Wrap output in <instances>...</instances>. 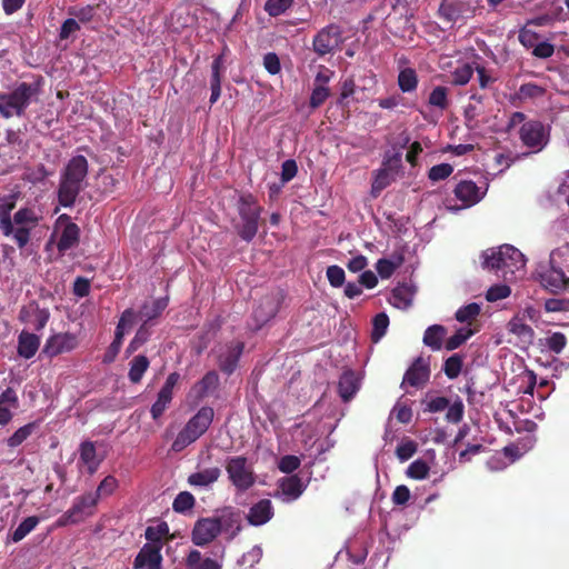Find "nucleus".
<instances>
[{"instance_id":"obj_1","label":"nucleus","mask_w":569,"mask_h":569,"mask_svg":"<svg viewBox=\"0 0 569 569\" xmlns=\"http://www.w3.org/2000/svg\"><path fill=\"white\" fill-rule=\"evenodd\" d=\"M481 264L485 269L496 270L511 281L525 274L527 259L525 254L511 244L490 248L481 253Z\"/></svg>"},{"instance_id":"obj_2","label":"nucleus","mask_w":569,"mask_h":569,"mask_svg":"<svg viewBox=\"0 0 569 569\" xmlns=\"http://www.w3.org/2000/svg\"><path fill=\"white\" fill-rule=\"evenodd\" d=\"M88 172V162L83 156L73 157L62 176L59 187V202L63 207H71L81 190V183Z\"/></svg>"},{"instance_id":"obj_3","label":"nucleus","mask_w":569,"mask_h":569,"mask_svg":"<svg viewBox=\"0 0 569 569\" xmlns=\"http://www.w3.org/2000/svg\"><path fill=\"white\" fill-rule=\"evenodd\" d=\"M213 417L214 412L211 407L200 408L178 432L171 445V450L180 452L191 443L196 442L209 429Z\"/></svg>"},{"instance_id":"obj_4","label":"nucleus","mask_w":569,"mask_h":569,"mask_svg":"<svg viewBox=\"0 0 569 569\" xmlns=\"http://www.w3.org/2000/svg\"><path fill=\"white\" fill-rule=\"evenodd\" d=\"M37 86L26 82L18 84L10 92H0V114L6 119L13 116L20 117L37 100Z\"/></svg>"},{"instance_id":"obj_5","label":"nucleus","mask_w":569,"mask_h":569,"mask_svg":"<svg viewBox=\"0 0 569 569\" xmlns=\"http://www.w3.org/2000/svg\"><path fill=\"white\" fill-rule=\"evenodd\" d=\"M488 188L489 184L487 181H482L478 184L472 180H461L453 190L455 197L460 201V204H447V209L451 212H458L476 206L485 198Z\"/></svg>"},{"instance_id":"obj_6","label":"nucleus","mask_w":569,"mask_h":569,"mask_svg":"<svg viewBox=\"0 0 569 569\" xmlns=\"http://www.w3.org/2000/svg\"><path fill=\"white\" fill-rule=\"evenodd\" d=\"M226 471L232 486L239 492H244L256 483L252 465L241 456L230 457L226 462Z\"/></svg>"},{"instance_id":"obj_7","label":"nucleus","mask_w":569,"mask_h":569,"mask_svg":"<svg viewBox=\"0 0 569 569\" xmlns=\"http://www.w3.org/2000/svg\"><path fill=\"white\" fill-rule=\"evenodd\" d=\"M41 217L31 208H21L12 217V232L9 233L17 246L22 249L30 240V232L36 228Z\"/></svg>"},{"instance_id":"obj_8","label":"nucleus","mask_w":569,"mask_h":569,"mask_svg":"<svg viewBox=\"0 0 569 569\" xmlns=\"http://www.w3.org/2000/svg\"><path fill=\"white\" fill-rule=\"evenodd\" d=\"M79 236V227L71 221L68 214H61L54 222L49 243L56 242L59 252L64 253L77 246Z\"/></svg>"},{"instance_id":"obj_9","label":"nucleus","mask_w":569,"mask_h":569,"mask_svg":"<svg viewBox=\"0 0 569 569\" xmlns=\"http://www.w3.org/2000/svg\"><path fill=\"white\" fill-rule=\"evenodd\" d=\"M98 501V495L93 492L77 497L72 507L56 521V527H66L83 521L93 513Z\"/></svg>"},{"instance_id":"obj_10","label":"nucleus","mask_w":569,"mask_h":569,"mask_svg":"<svg viewBox=\"0 0 569 569\" xmlns=\"http://www.w3.org/2000/svg\"><path fill=\"white\" fill-rule=\"evenodd\" d=\"M535 278L545 289L551 292H558L569 286V278L566 277L563 269L550 266L549 262L548 264H538L535 271Z\"/></svg>"},{"instance_id":"obj_11","label":"nucleus","mask_w":569,"mask_h":569,"mask_svg":"<svg viewBox=\"0 0 569 569\" xmlns=\"http://www.w3.org/2000/svg\"><path fill=\"white\" fill-rule=\"evenodd\" d=\"M520 139L522 143L538 152L548 143V129L540 121L525 122L520 128Z\"/></svg>"},{"instance_id":"obj_12","label":"nucleus","mask_w":569,"mask_h":569,"mask_svg":"<svg viewBox=\"0 0 569 569\" xmlns=\"http://www.w3.org/2000/svg\"><path fill=\"white\" fill-rule=\"evenodd\" d=\"M78 337L74 333L61 332L50 336L43 347V352L49 357L70 352L78 347Z\"/></svg>"},{"instance_id":"obj_13","label":"nucleus","mask_w":569,"mask_h":569,"mask_svg":"<svg viewBox=\"0 0 569 569\" xmlns=\"http://www.w3.org/2000/svg\"><path fill=\"white\" fill-rule=\"evenodd\" d=\"M179 379L180 376L178 372H172L167 377L164 385L158 392L157 400L150 409V413L154 420L159 419L170 405L173 397V388L178 383Z\"/></svg>"},{"instance_id":"obj_14","label":"nucleus","mask_w":569,"mask_h":569,"mask_svg":"<svg viewBox=\"0 0 569 569\" xmlns=\"http://www.w3.org/2000/svg\"><path fill=\"white\" fill-rule=\"evenodd\" d=\"M162 543H146L138 552L133 568L134 569H161L162 568V556H161Z\"/></svg>"},{"instance_id":"obj_15","label":"nucleus","mask_w":569,"mask_h":569,"mask_svg":"<svg viewBox=\"0 0 569 569\" xmlns=\"http://www.w3.org/2000/svg\"><path fill=\"white\" fill-rule=\"evenodd\" d=\"M472 14L469 3L460 0H443L439 7V16L449 23L468 19Z\"/></svg>"},{"instance_id":"obj_16","label":"nucleus","mask_w":569,"mask_h":569,"mask_svg":"<svg viewBox=\"0 0 569 569\" xmlns=\"http://www.w3.org/2000/svg\"><path fill=\"white\" fill-rule=\"evenodd\" d=\"M220 533L216 517L199 519L192 530V542L196 546H206Z\"/></svg>"},{"instance_id":"obj_17","label":"nucleus","mask_w":569,"mask_h":569,"mask_svg":"<svg viewBox=\"0 0 569 569\" xmlns=\"http://www.w3.org/2000/svg\"><path fill=\"white\" fill-rule=\"evenodd\" d=\"M341 34L339 28L329 26L322 29L313 40L315 51L319 54H327L337 48L340 43Z\"/></svg>"},{"instance_id":"obj_18","label":"nucleus","mask_w":569,"mask_h":569,"mask_svg":"<svg viewBox=\"0 0 569 569\" xmlns=\"http://www.w3.org/2000/svg\"><path fill=\"white\" fill-rule=\"evenodd\" d=\"M306 485L298 476H290L279 480V489L276 497L283 502L297 500L305 491Z\"/></svg>"},{"instance_id":"obj_19","label":"nucleus","mask_w":569,"mask_h":569,"mask_svg":"<svg viewBox=\"0 0 569 569\" xmlns=\"http://www.w3.org/2000/svg\"><path fill=\"white\" fill-rule=\"evenodd\" d=\"M220 532L228 533L229 538H234L241 530V515L232 507L223 508L218 516H216Z\"/></svg>"},{"instance_id":"obj_20","label":"nucleus","mask_w":569,"mask_h":569,"mask_svg":"<svg viewBox=\"0 0 569 569\" xmlns=\"http://www.w3.org/2000/svg\"><path fill=\"white\" fill-rule=\"evenodd\" d=\"M273 517V506L269 499H261L248 511L247 520L251 526L266 525Z\"/></svg>"},{"instance_id":"obj_21","label":"nucleus","mask_w":569,"mask_h":569,"mask_svg":"<svg viewBox=\"0 0 569 569\" xmlns=\"http://www.w3.org/2000/svg\"><path fill=\"white\" fill-rule=\"evenodd\" d=\"M279 301L273 296L266 297L253 311L254 330L260 329L266 322L273 318L278 311Z\"/></svg>"},{"instance_id":"obj_22","label":"nucleus","mask_w":569,"mask_h":569,"mask_svg":"<svg viewBox=\"0 0 569 569\" xmlns=\"http://www.w3.org/2000/svg\"><path fill=\"white\" fill-rule=\"evenodd\" d=\"M361 378L352 370H346L341 375L338 390L343 401L352 399L360 389Z\"/></svg>"},{"instance_id":"obj_23","label":"nucleus","mask_w":569,"mask_h":569,"mask_svg":"<svg viewBox=\"0 0 569 569\" xmlns=\"http://www.w3.org/2000/svg\"><path fill=\"white\" fill-rule=\"evenodd\" d=\"M242 351V342H234L227 346L226 349L219 353L220 369L227 373L233 372Z\"/></svg>"},{"instance_id":"obj_24","label":"nucleus","mask_w":569,"mask_h":569,"mask_svg":"<svg viewBox=\"0 0 569 569\" xmlns=\"http://www.w3.org/2000/svg\"><path fill=\"white\" fill-rule=\"evenodd\" d=\"M429 379V369L422 360H418L410 367L405 377L402 385H409L411 387H422Z\"/></svg>"},{"instance_id":"obj_25","label":"nucleus","mask_w":569,"mask_h":569,"mask_svg":"<svg viewBox=\"0 0 569 569\" xmlns=\"http://www.w3.org/2000/svg\"><path fill=\"white\" fill-rule=\"evenodd\" d=\"M567 337L560 331H547L545 337L539 339V346L542 351L559 355L567 346Z\"/></svg>"},{"instance_id":"obj_26","label":"nucleus","mask_w":569,"mask_h":569,"mask_svg":"<svg viewBox=\"0 0 569 569\" xmlns=\"http://www.w3.org/2000/svg\"><path fill=\"white\" fill-rule=\"evenodd\" d=\"M18 408L16 392L8 388L0 395V426H6L11 419L13 411Z\"/></svg>"},{"instance_id":"obj_27","label":"nucleus","mask_w":569,"mask_h":569,"mask_svg":"<svg viewBox=\"0 0 569 569\" xmlns=\"http://www.w3.org/2000/svg\"><path fill=\"white\" fill-rule=\"evenodd\" d=\"M221 475L218 467L206 468L191 473L188 477V483L192 487L207 488L214 483Z\"/></svg>"},{"instance_id":"obj_28","label":"nucleus","mask_w":569,"mask_h":569,"mask_svg":"<svg viewBox=\"0 0 569 569\" xmlns=\"http://www.w3.org/2000/svg\"><path fill=\"white\" fill-rule=\"evenodd\" d=\"M40 346V338L28 331H22L18 339V353L24 359L32 358Z\"/></svg>"},{"instance_id":"obj_29","label":"nucleus","mask_w":569,"mask_h":569,"mask_svg":"<svg viewBox=\"0 0 569 569\" xmlns=\"http://www.w3.org/2000/svg\"><path fill=\"white\" fill-rule=\"evenodd\" d=\"M80 460L87 468L88 472L93 475L98 470L102 458L98 456L93 442L84 441L80 446Z\"/></svg>"},{"instance_id":"obj_30","label":"nucleus","mask_w":569,"mask_h":569,"mask_svg":"<svg viewBox=\"0 0 569 569\" xmlns=\"http://www.w3.org/2000/svg\"><path fill=\"white\" fill-rule=\"evenodd\" d=\"M238 210L241 220L259 219L261 213V208L251 194H242L240 197Z\"/></svg>"},{"instance_id":"obj_31","label":"nucleus","mask_w":569,"mask_h":569,"mask_svg":"<svg viewBox=\"0 0 569 569\" xmlns=\"http://www.w3.org/2000/svg\"><path fill=\"white\" fill-rule=\"evenodd\" d=\"M219 383V377L214 371H209L191 388V395L201 399L212 392Z\"/></svg>"},{"instance_id":"obj_32","label":"nucleus","mask_w":569,"mask_h":569,"mask_svg":"<svg viewBox=\"0 0 569 569\" xmlns=\"http://www.w3.org/2000/svg\"><path fill=\"white\" fill-rule=\"evenodd\" d=\"M533 438L528 436L523 441L505 447L500 453L503 458L508 459V463L510 465L530 450L533 447Z\"/></svg>"},{"instance_id":"obj_33","label":"nucleus","mask_w":569,"mask_h":569,"mask_svg":"<svg viewBox=\"0 0 569 569\" xmlns=\"http://www.w3.org/2000/svg\"><path fill=\"white\" fill-rule=\"evenodd\" d=\"M13 207L14 199L12 197L0 199V230L6 237L12 232L11 210Z\"/></svg>"},{"instance_id":"obj_34","label":"nucleus","mask_w":569,"mask_h":569,"mask_svg":"<svg viewBox=\"0 0 569 569\" xmlns=\"http://www.w3.org/2000/svg\"><path fill=\"white\" fill-rule=\"evenodd\" d=\"M447 333V330L441 325H432L428 327L423 335V343L432 350H440L442 347V340Z\"/></svg>"},{"instance_id":"obj_35","label":"nucleus","mask_w":569,"mask_h":569,"mask_svg":"<svg viewBox=\"0 0 569 569\" xmlns=\"http://www.w3.org/2000/svg\"><path fill=\"white\" fill-rule=\"evenodd\" d=\"M20 317L23 321L31 323L34 330L40 331L49 320V312L44 309L34 308L31 311L22 310Z\"/></svg>"},{"instance_id":"obj_36","label":"nucleus","mask_w":569,"mask_h":569,"mask_svg":"<svg viewBox=\"0 0 569 569\" xmlns=\"http://www.w3.org/2000/svg\"><path fill=\"white\" fill-rule=\"evenodd\" d=\"M402 261L403 259L401 256H395L390 259H379L376 263L377 272L382 279H388L392 276L396 269L402 264Z\"/></svg>"},{"instance_id":"obj_37","label":"nucleus","mask_w":569,"mask_h":569,"mask_svg":"<svg viewBox=\"0 0 569 569\" xmlns=\"http://www.w3.org/2000/svg\"><path fill=\"white\" fill-rule=\"evenodd\" d=\"M41 518L37 516H30L26 518L11 533L10 540L12 542H19L24 539L36 527L39 525Z\"/></svg>"},{"instance_id":"obj_38","label":"nucleus","mask_w":569,"mask_h":569,"mask_svg":"<svg viewBox=\"0 0 569 569\" xmlns=\"http://www.w3.org/2000/svg\"><path fill=\"white\" fill-rule=\"evenodd\" d=\"M389 302L398 309H407L411 306L412 293L405 286L397 287L392 290Z\"/></svg>"},{"instance_id":"obj_39","label":"nucleus","mask_w":569,"mask_h":569,"mask_svg":"<svg viewBox=\"0 0 569 569\" xmlns=\"http://www.w3.org/2000/svg\"><path fill=\"white\" fill-rule=\"evenodd\" d=\"M448 93L449 89L447 87H435L428 98L429 106L437 108L440 111L446 110L449 107Z\"/></svg>"},{"instance_id":"obj_40","label":"nucleus","mask_w":569,"mask_h":569,"mask_svg":"<svg viewBox=\"0 0 569 569\" xmlns=\"http://www.w3.org/2000/svg\"><path fill=\"white\" fill-rule=\"evenodd\" d=\"M398 86L402 92H412L417 89L418 77L413 69L405 68L399 72Z\"/></svg>"},{"instance_id":"obj_41","label":"nucleus","mask_w":569,"mask_h":569,"mask_svg":"<svg viewBox=\"0 0 569 569\" xmlns=\"http://www.w3.org/2000/svg\"><path fill=\"white\" fill-rule=\"evenodd\" d=\"M149 368V360L146 356H137L132 359L129 370V379L133 383H138L147 369Z\"/></svg>"},{"instance_id":"obj_42","label":"nucleus","mask_w":569,"mask_h":569,"mask_svg":"<svg viewBox=\"0 0 569 569\" xmlns=\"http://www.w3.org/2000/svg\"><path fill=\"white\" fill-rule=\"evenodd\" d=\"M543 94L545 89L542 87L529 82L520 86L519 90L513 96V100H519L522 102L542 97Z\"/></svg>"},{"instance_id":"obj_43","label":"nucleus","mask_w":569,"mask_h":569,"mask_svg":"<svg viewBox=\"0 0 569 569\" xmlns=\"http://www.w3.org/2000/svg\"><path fill=\"white\" fill-rule=\"evenodd\" d=\"M169 535V526L167 522H158L153 526H149L146 529L144 536L148 540L147 543H162V539Z\"/></svg>"},{"instance_id":"obj_44","label":"nucleus","mask_w":569,"mask_h":569,"mask_svg":"<svg viewBox=\"0 0 569 569\" xmlns=\"http://www.w3.org/2000/svg\"><path fill=\"white\" fill-rule=\"evenodd\" d=\"M396 176L380 168L375 172L371 192L373 196H378L383 189H386L395 179Z\"/></svg>"},{"instance_id":"obj_45","label":"nucleus","mask_w":569,"mask_h":569,"mask_svg":"<svg viewBox=\"0 0 569 569\" xmlns=\"http://www.w3.org/2000/svg\"><path fill=\"white\" fill-rule=\"evenodd\" d=\"M475 64L476 63H463L457 67L451 73L452 83L456 86L467 84L475 72Z\"/></svg>"},{"instance_id":"obj_46","label":"nucleus","mask_w":569,"mask_h":569,"mask_svg":"<svg viewBox=\"0 0 569 569\" xmlns=\"http://www.w3.org/2000/svg\"><path fill=\"white\" fill-rule=\"evenodd\" d=\"M549 263L550 266H556L569 271V244L552 250L549 257Z\"/></svg>"},{"instance_id":"obj_47","label":"nucleus","mask_w":569,"mask_h":569,"mask_svg":"<svg viewBox=\"0 0 569 569\" xmlns=\"http://www.w3.org/2000/svg\"><path fill=\"white\" fill-rule=\"evenodd\" d=\"M389 327V318L385 312L378 313L372 321L371 339L373 342L380 341Z\"/></svg>"},{"instance_id":"obj_48","label":"nucleus","mask_w":569,"mask_h":569,"mask_svg":"<svg viewBox=\"0 0 569 569\" xmlns=\"http://www.w3.org/2000/svg\"><path fill=\"white\" fill-rule=\"evenodd\" d=\"M509 331L520 337L523 341H530L533 337V330L519 318H513L508 325Z\"/></svg>"},{"instance_id":"obj_49","label":"nucleus","mask_w":569,"mask_h":569,"mask_svg":"<svg viewBox=\"0 0 569 569\" xmlns=\"http://www.w3.org/2000/svg\"><path fill=\"white\" fill-rule=\"evenodd\" d=\"M473 330L470 328H460L455 335L447 339L445 348L449 351H452L465 343L471 336H473Z\"/></svg>"},{"instance_id":"obj_50","label":"nucleus","mask_w":569,"mask_h":569,"mask_svg":"<svg viewBox=\"0 0 569 569\" xmlns=\"http://www.w3.org/2000/svg\"><path fill=\"white\" fill-rule=\"evenodd\" d=\"M194 502L196 499L190 492L182 491L174 498L172 509L176 512L184 513L194 507Z\"/></svg>"},{"instance_id":"obj_51","label":"nucleus","mask_w":569,"mask_h":569,"mask_svg":"<svg viewBox=\"0 0 569 569\" xmlns=\"http://www.w3.org/2000/svg\"><path fill=\"white\" fill-rule=\"evenodd\" d=\"M429 471V465L422 459H417L409 465L406 473L409 478L423 480L428 477Z\"/></svg>"},{"instance_id":"obj_52","label":"nucleus","mask_w":569,"mask_h":569,"mask_svg":"<svg viewBox=\"0 0 569 569\" xmlns=\"http://www.w3.org/2000/svg\"><path fill=\"white\" fill-rule=\"evenodd\" d=\"M292 4L293 0H267L263 8L270 17H278L290 9Z\"/></svg>"},{"instance_id":"obj_53","label":"nucleus","mask_w":569,"mask_h":569,"mask_svg":"<svg viewBox=\"0 0 569 569\" xmlns=\"http://www.w3.org/2000/svg\"><path fill=\"white\" fill-rule=\"evenodd\" d=\"M167 299H158L151 306L144 305L140 310L141 317L148 321L159 316L167 307Z\"/></svg>"},{"instance_id":"obj_54","label":"nucleus","mask_w":569,"mask_h":569,"mask_svg":"<svg viewBox=\"0 0 569 569\" xmlns=\"http://www.w3.org/2000/svg\"><path fill=\"white\" fill-rule=\"evenodd\" d=\"M480 310L481 308L478 303H468L456 311V319L461 323L469 322L480 313Z\"/></svg>"},{"instance_id":"obj_55","label":"nucleus","mask_w":569,"mask_h":569,"mask_svg":"<svg viewBox=\"0 0 569 569\" xmlns=\"http://www.w3.org/2000/svg\"><path fill=\"white\" fill-rule=\"evenodd\" d=\"M401 162L402 154L400 152H387L381 168L396 176L401 168Z\"/></svg>"},{"instance_id":"obj_56","label":"nucleus","mask_w":569,"mask_h":569,"mask_svg":"<svg viewBox=\"0 0 569 569\" xmlns=\"http://www.w3.org/2000/svg\"><path fill=\"white\" fill-rule=\"evenodd\" d=\"M258 222L259 219L241 220V223L238 228L239 236L248 242L251 241L257 234Z\"/></svg>"},{"instance_id":"obj_57","label":"nucleus","mask_w":569,"mask_h":569,"mask_svg":"<svg viewBox=\"0 0 569 569\" xmlns=\"http://www.w3.org/2000/svg\"><path fill=\"white\" fill-rule=\"evenodd\" d=\"M34 425L28 423L23 427H20L8 439V446L11 448H16L20 446L33 431Z\"/></svg>"},{"instance_id":"obj_58","label":"nucleus","mask_w":569,"mask_h":569,"mask_svg":"<svg viewBox=\"0 0 569 569\" xmlns=\"http://www.w3.org/2000/svg\"><path fill=\"white\" fill-rule=\"evenodd\" d=\"M511 290L507 284H495L490 287L486 293V299L489 302H495L501 299H506L510 296Z\"/></svg>"},{"instance_id":"obj_59","label":"nucleus","mask_w":569,"mask_h":569,"mask_svg":"<svg viewBox=\"0 0 569 569\" xmlns=\"http://www.w3.org/2000/svg\"><path fill=\"white\" fill-rule=\"evenodd\" d=\"M417 451V445L412 440L401 441L396 450V455L400 461L409 460Z\"/></svg>"},{"instance_id":"obj_60","label":"nucleus","mask_w":569,"mask_h":569,"mask_svg":"<svg viewBox=\"0 0 569 569\" xmlns=\"http://www.w3.org/2000/svg\"><path fill=\"white\" fill-rule=\"evenodd\" d=\"M462 368V360L458 355H453L445 362V373L448 378L455 379L459 376Z\"/></svg>"},{"instance_id":"obj_61","label":"nucleus","mask_w":569,"mask_h":569,"mask_svg":"<svg viewBox=\"0 0 569 569\" xmlns=\"http://www.w3.org/2000/svg\"><path fill=\"white\" fill-rule=\"evenodd\" d=\"M465 406L460 399H457L452 403L449 402L447 407L446 419L449 422L457 423L463 417Z\"/></svg>"},{"instance_id":"obj_62","label":"nucleus","mask_w":569,"mask_h":569,"mask_svg":"<svg viewBox=\"0 0 569 569\" xmlns=\"http://www.w3.org/2000/svg\"><path fill=\"white\" fill-rule=\"evenodd\" d=\"M326 274L329 283L335 288L341 287L345 282L346 273L339 266L333 264L328 267Z\"/></svg>"},{"instance_id":"obj_63","label":"nucleus","mask_w":569,"mask_h":569,"mask_svg":"<svg viewBox=\"0 0 569 569\" xmlns=\"http://www.w3.org/2000/svg\"><path fill=\"white\" fill-rule=\"evenodd\" d=\"M518 39L525 48L533 50L536 44L540 40V36L533 30L522 28L519 31Z\"/></svg>"},{"instance_id":"obj_64","label":"nucleus","mask_w":569,"mask_h":569,"mask_svg":"<svg viewBox=\"0 0 569 569\" xmlns=\"http://www.w3.org/2000/svg\"><path fill=\"white\" fill-rule=\"evenodd\" d=\"M453 171V168L449 163H440L430 168L429 179L432 181H440L448 178Z\"/></svg>"}]
</instances>
